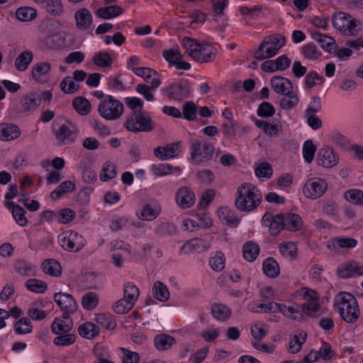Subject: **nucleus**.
<instances>
[{"label":"nucleus","instance_id":"obj_1","mask_svg":"<svg viewBox=\"0 0 363 363\" xmlns=\"http://www.w3.org/2000/svg\"><path fill=\"white\" fill-rule=\"evenodd\" d=\"M271 85L277 94L283 96L279 101L281 109L290 111L298 106L300 98L298 92L294 91V85L290 79L281 76H274L271 79Z\"/></svg>","mask_w":363,"mask_h":363},{"label":"nucleus","instance_id":"obj_2","mask_svg":"<svg viewBox=\"0 0 363 363\" xmlns=\"http://www.w3.org/2000/svg\"><path fill=\"white\" fill-rule=\"evenodd\" d=\"M261 202V192L252 184L243 183L238 187L235 205L238 211L250 213L255 210Z\"/></svg>","mask_w":363,"mask_h":363},{"label":"nucleus","instance_id":"obj_3","mask_svg":"<svg viewBox=\"0 0 363 363\" xmlns=\"http://www.w3.org/2000/svg\"><path fill=\"white\" fill-rule=\"evenodd\" d=\"M183 46L186 54L200 63L213 61L217 55V48L210 43H200L197 40L185 37Z\"/></svg>","mask_w":363,"mask_h":363},{"label":"nucleus","instance_id":"obj_4","mask_svg":"<svg viewBox=\"0 0 363 363\" xmlns=\"http://www.w3.org/2000/svg\"><path fill=\"white\" fill-rule=\"evenodd\" d=\"M334 307L341 318L347 323H354L359 317L360 311L356 298L347 292H340L335 298Z\"/></svg>","mask_w":363,"mask_h":363},{"label":"nucleus","instance_id":"obj_5","mask_svg":"<svg viewBox=\"0 0 363 363\" xmlns=\"http://www.w3.org/2000/svg\"><path fill=\"white\" fill-rule=\"evenodd\" d=\"M332 24L345 37H357L363 31V23L345 12L335 13Z\"/></svg>","mask_w":363,"mask_h":363},{"label":"nucleus","instance_id":"obj_6","mask_svg":"<svg viewBox=\"0 0 363 363\" xmlns=\"http://www.w3.org/2000/svg\"><path fill=\"white\" fill-rule=\"evenodd\" d=\"M262 224L263 227H301L303 220L296 213L273 215L267 212L262 216Z\"/></svg>","mask_w":363,"mask_h":363},{"label":"nucleus","instance_id":"obj_7","mask_svg":"<svg viewBox=\"0 0 363 363\" xmlns=\"http://www.w3.org/2000/svg\"><path fill=\"white\" fill-rule=\"evenodd\" d=\"M285 43L284 37L279 34L265 37L260 43L258 50L255 52V58L258 60H263L275 56Z\"/></svg>","mask_w":363,"mask_h":363},{"label":"nucleus","instance_id":"obj_8","mask_svg":"<svg viewBox=\"0 0 363 363\" xmlns=\"http://www.w3.org/2000/svg\"><path fill=\"white\" fill-rule=\"evenodd\" d=\"M125 128L133 133L151 132L155 123L151 117L143 110L134 111L127 118Z\"/></svg>","mask_w":363,"mask_h":363},{"label":"nucleus","instance_id":"obj_9","mask_svg":"<svg viewBox=\"0 0 363 363\" xmlns=\"http://www.w3.org/2000/svg\"><path fill=\"white\" fill-rule=\"evenodd\" d=\"M124 111L121 101L111 95H107L98 106L99 116L106 121H115L119 118Z\"/></svg>","mask_w":363,"mask_h":363},{"label":"nucleus","instance_id":"obj_10","mask_svg":"<svg viewBox=\"0 0 363 363\" xmlns=\"http://www.w3.org/2000/svg\"><path fill=\"white\" fill-rule=\"evenodd\" d=\"M191 158L197 164L212 159L215 152L214 145L207 139H196L191 143Z\"/></svg>","mask_w":363,"mask_h":363},{"label":"nucleus","instance_id":"obj_11","mask_svg":"<svg viewBox=\"0 0 363 363\" xmlns=\"http://www.w3.org/2000/svg\"><path fill=\"white\" fill-rule=\"evenodd\" d=\"M53 133L57 142L65 145L73 143L77 140L79 130L76 124L70 121H66L55 128Z\"/></svg>","mask_w":363,"mask_h":363},{"label":"nucleus","instance_id":"obj_12","mask_svg":"<svg viewBox=\"0 0 363 363\" xmlns=\"http://www.w3.org/2000/svg\"><path fill=\"white\" fill-rule=\"evenodd\" d=\"M328 189L327 182L321 178H311L305 183L303 192L306 197L317 199L321 197Z\"/></svg>","mask_w":363,"mask_h":363},{"label":"nucleus","instance_id":"obj_13","mask_svg":"<svg viewBox=\"0 0 363 363\" xmlns=\"http://www.w3.org/2000/svg\"><path fill=\"white\" fill-rule=\"evenodd\" d=\"M53 299L63 311L64 314L70 315L78 308L77 303L74 297L67 293L57 292L54 294Z\"/></svg>","mask_w":363,"mask_h":363},{"label":"nucleus","instance_id":"obj_14","mask_svg":"<svg viewBox=\"0 0 363 363\" xmlns=\"http://www.w3.org/2000/svg\"><path fill=\"white\" fill-rule=\"evenodd\" d=\"M316 162L318 166L325 168H332L338 164L339 158L332 147L325 145L319 150L316 157Z\"/></svg>","mask_w":363,"mask_h":363},{"label":"nucleus","instance_id":"obj_15","mask_svg":"<svg viewBox=\"0 0 363 363\" xmlns=\"http://www.w3.org/2000/svg\"><path fill=\"white\" fill-rule=\"evenodd\" d=\"M176 203L179 207L183 209L193 206L196 201L195 194L193 190L187 186L179 188L175 194Z\"/></svg>","mask_w":363,"mask_h":363},{"label":"nucleus","instance_id":"obj_16","mask_svg":"<svg viewBox=\"0 0 363 363\" xmlns=\"http://www.w3.org/2000/svg\"><path fill=\"white\" fill-rule=\"evenodd\" d=\"M40 95L34 91L23 95L20 99V108L22 113H28L36 110L41 104Z\"/></svg>","mask_w":363,"mask_h":363},{"label":"nucleus","instance_id":"obj_17","mask_svg":"<svg viewBox=\"0 0 363 363\" xmlns=\"http://www.w3.org/2000/svg\"><path fill=\"white\" fill-rule=\"evenodd\" d=\"M61 245L67 250H73L76 247L78 249L83 245V238L76 231L68 230L62 234Z\"/></svg>","mask_w":363,"mask_h":363},{"label":"nucleus","instance_id":"obj_18","mask_svg":"<svg viewBox=\"0 0 363 363\" xmlns=\"http://www.w3.org/2000/svg\"><path fill=\"white\" fill-rule=\"evenodd\" d=\"M69 315L64 314L62 318H56L51 325L52 332L57 335L68 333L73 328L72 320Z\"/></svg>","mask_w":363,"mask_h":363},{"label":"nucleus","instance_id":"obj_19","mask_svg":"<svg viewBox=\"0 0 363 363\" xmlns=\"http://www.w3.org/2000/svg\"><path fill=\"white\" fill-rule=\"evenodd\" d=\"M166 91L169 98L181 101L188 97L190 89L186 84L175 83L169 85L166 89Z\"/></svg>","mask_w":363,"mask_h":363},{"label":"nucleus","instance_id":"obj_20","mask_svg":"<svg viewBox=\"0 0 363 363\" xmlns=\"http://www.w3.org/2000/svg\"><path fill=\"white\" fill-rule=\"evenodd\" d=\"M50 70L51 65L49 62H38L32 67L31 75L36 82L44 83L46 82Z\"/></svg>","mask_w":363,"mask_h":363},{"label":"nucleus","instance_id":"obj_21","mask_svg":"<svg viewBox=\"0 0 363 363\" xmlns=\"http://www.w3.org/2000/svg\"><path fill=\"white\" fill-rule=\"evenodd\" d=\"M217 214L223 225H238L240 223V218L236 212L228 207L219 208Z\"/></svg>","mask_w":363,"mask_h":363},{"label":"nucleus","instance_id":"obj_22","mask_svg":"<svg viewBox=\"0 0 363 363\" xmlns=\"http://www.w3.org/2000/svg\"><path fill=\"white\" fill-rule=\"evenodd\" d=\"M338 276L342 279L363 275V267L356 262H351L337 270Z\"/></svg>","mask_w":363,"mask_h":363},{"label":"nucleus","instance_id":"obj_23","mask_svg":"<svg viewBox=\"0 0 363 363\" xmlns=\"http://www.w3.org/2000/svg\"><path fill=\"white\" fill-rule=\"evenodd\" d=\"M276 313L279 312L284 315L294 320H301L303 319L302 313L297 305L286 306L285 304L275 302Z\"/></svg>","mask_w":363,"mask_h":363},{"label":"nucleus","instance_id":"obj_24","mask_svg":"<svg viewBox=\"0 0 363 363\" xmlns=\"http://www.w3.org/2000/svg\"><path fill=\"white\" fill-rule=\"evenodd\" d=\"M179 143H171L164 147H157L154 150V155L161 160H167L177 156Z\"/></svg>","mask_w":363,"mask_h":363},{"label":"nucleus","instance_id":"obj_25","mask_svg":"<svg viewBox=\"0 0 363 363\" xmlns=\"http://www.w3.org/2000/svg\"><path fill=\"white\" fill-rule=\"evenodd\" d=\"M76 26L79 29L86 30L92 23V15L85 8L78 10L74 15Z\"/></svg>","mask_w":363,"mask_h":363},{"label":"nucleus","instance_id":"obj_26","mask_svg":"<svg viewBox=\"0 0 363 363\" xmlns=\"http://www.w3.org/2000/svg\"><path fill=\"white\" fill-rule=\"evenodd\" d=\"M150 172L155 177H164L172 174L176 172H180L181 169L179 167H173L170 164L160 163L152 164L150 167Z\"/></svg>","mask_w":363,"mask_h":363},{"label":"nucleus","instance_id":"obj_27","mask_svg":"<svg viewBox=\"0 0 363 363\" xmlns=\"http://www.w3.org/2000/svg\"><path fill=\"white\" fill-rule=\"evenodd\" d=\"M312 38L318 42L323 49L331 52L334 48H336V43L334 38L318 31H314L311 33Z\"/></svg>","mask_w":363,"mask_h":363},{"label":"nucleus","instance_id":"obj_28","mask_svg":"<svg viewBox=\"0 0 363 363\" xmlns=\"http://www.w3.org/2000/svg\"><path fill=\"white\" fill-rule=\"evenodd\" d=\"M123 9L119 6H109L97 9L96 15L103 19H111L121 15Z\"/></svg>","mask_w":363,"mask_h":363},{"label":"nucleus","instance_id":"obj_29","mask_svg":"<svg viewBox=\"0 0 363 363\" xmlns=\"http://www.w3.org/2000/svg\"><path fill=\"white\" fill-rule=\"evenodd\" d=\"M42 269L45 274L54 277H58L62 274L61 265L54 259H45L42 263Z\"/></svg>","mask_w":363,"mask_h":363},{"label":"nucleus","instance_id":"obj_30","mask_svg":"<svg viewBox=\"0 0 363 363\" xmlns=\"http://www.w3.org/2000/svg\"><path fill=\"white\" fill-rule=\"evenodd\" d=\"M211 313L213 318L219 321H225L231 316V310L222 303H214L211 306Z\"/></svg>","mask_w":363,"mask_h":363},{"label":"nucleus","instance_id":"obj_31","mask_svg":"<svg viewBox=\"0 0 363 363\" xmlns=\"http://www.w3.org/2000/svg\"><path fill=\"white\" fill-rule=\"evenodd\" d=\"M176 343L175 339L167 334H159L154 338V344L158 350H167Z\"/></svg>","mask_w":363,"mask_h":363},{"label":"nucleus","instance_id":"obj_32","mask_svg":"<svg viewBox=\"0 0 363 363\" xmlns=\"http://www.w3.org/2000/svg\"><path fill=\"white\" fill-rule=\"evenodd\" d=\"M79 334L86 339H93L99 334V328L93 323L86 322L78 328Z\"/></svg>","mask_w":363,"mask_h":363},{"label":"nucleus","instance_id":"obj_33","mask_svg":"<svg viewBox=\"0 0 363 363\" xmlns=\"http://www.w3.org/2000/svg\"><path fill=\"white\" fill-rule=\"evenodd\" d=\"M33 59L31 51L26 50L20 53L15 60V67L19 72L25 71Z\"/></svg>","mask_w":363,"mask_h":363},{"label":"nucleus","instance_id":"obj_34","mask_svg":"<svg viewBox=\"0 0 363 363\" xmlns=\"http://www.w3.org/2000/svg\"><path fill=\"white\" fill-rule=\"evenodd\" d=\"M2 124V135L1 138L4 141L13 140L19 137L21 135V130L18 125L11 123H1Z\"/></svg>","mask_w":363,"mask_h":363},{"label":"nucleus","instance_id":"obj_35","mask_svg":"<svg viewBox=\"0 0 363 363\" xmlns=\"http://www.w3.org/2000/svg\"><path fill=\"white\" fill-rule=\"evenodd\" d=\"M263 272L268 277L276 278L280 273L279 265L274 258L268 257L263 262Z\"/></svg>","mask_w":363,"mask_h":363},{"label":"nucleus","instance_id":"obj_36","mask_svg":"<svg viewBox=\"0 0 363 363\" xmlns=\"http://www.w3.org/2000/svg\"><path fill=\"white\" fill-rule=\"evenodd\" d=\"M242 251L243 257L248 262H253L259 255L260 249L257 244L249 241L244 245Z\"/></svg>","mask_w":363,"mask_h":363},{"label":"nucleus","instance_id":"obj_37","mask_svg":"<svg viewBox=\"0 0 363 363\" xmlns=\"http://www.w3.org/2000/svg\"><path fill=\"white\" fill-rule=\"evenodd\" d=\"M324 82V77L315 71H311L306 75L303 83L306 89H311L315 86L322 85Z\"/></svg>","mask_w":363,"mask_h":363},{"label":"nucleus","instance_id":"obj_38","mask_svg":"<svg viewBox=\"0 0 363 363\" xmlns=\"http://www.w3.org/2000/svg\"><path fill=\"white\" fill-rule=\"evenodd\" d=\"M75 189V184L71 181H65L59 184L51 193L50 196L56 200L60 198L62 194L72 192Z\"/></svg>","mask_w":363,"mask_h":363},{"label":"nucleus","instance_id":"obj_39","mask_svg":"<svg viewBox=\"0 0 363 363\" xmlns=\"http://www.w3.org/2000/svg\"><path fill=\"white\" fill-rule=\"evenodd\" d=\"M93 63L101 68L110 67L113 60L109 52L100 51L94 55L92 59Z\"/></svg>","mask_w":363,"mask_h":363},{"label":"nucleus","instance_id":"obj_40","mask_svg":"<svg viewBox=\"0 0 363 363\" xmlns=\"http://www.w3.org/2000/svg\"><path fill=\"white\" fill-rule=\"evenodd\" d=\"M37 16V11L32 7L24 6L18 8L16 11V17L23 22L31 21Z\"/></svg>","mask_w":363,"mask_h":363},{"label":"nucleus","instance_id":"obj_41","mask_svg":"<svg viewBox=\"0 0 363 363\" xmlns=\"http://www.w3.org/2000/svg\"><path fill=\"white\" fill-rule=\"evenodd\" d=\"M72 106L81 116H86L90 112L91 105L88 99L83 96L76 97L72 101Z\"/></svg>","mask_w":363,"mask_h":363},{"label":"nucleus","instance_id":"obj_42","mask_svg":"<svg viewBox=\"0 0 363 363\" xmlns=\"http://www.w3.org/2000/svg\"><path fill=\"white\" fill-rule=\"evenodd\" d=\"M302 314L312 318H317L321 315V307L318 301H308L301 306Z\"/></svg>","mask_w":363,"mask_h":363},{"label":"nucleus","instance_id":"obj_43","mask_svg":"<svg viewBox=\"0 0 363 363\" xmlns=\"http://www.w3.org/2000/svg\"><path fill=\"white\" fill-rule=\"evenodd\" d=\"M306 333L304 331H301L298 335L295 334L289 343V351L292 354L298 352L306 341Z\"/></svg>","mask_w":363,"mask_h":363},{"label":"nucleus","instance_id":"obj_44","mask_svg":"<svg viewBox=\"0 0 363 363\" xmlns=\"http://www.w3.org/2000/svg\"><path fill=\"white\" fill-rule=\"evenodd\" d=\"M160 213V208L159 206H150L145 205L141 210L140 213H138V218L145 220H152L155 219Z\"/></svg>","mask_w":363,"mask_h":363},{"label":"nucleus","instance_id":"obj_45","mask_svg":"<svg viewBox=\"0 0 363 363\" xmlns=\"http://www.w3.org/2000/svg\"><path fill=\"white\" fill-rule=\"evenodd\" d=\"M154 297L160 301L164 302L169 298V292L167 286L161 281H156L152 288Z\"/></svg>","mask_w":363,"mask_h":363},{"label":"nucleus","instance_id":"obj_46","mask_svg":"<svg viewBox=\"0 0 363 363\" xmlns=\"http://www.w3.org/2000/svg\"><path fill=\"white\" fill-rule=\"evenodd\" d=\"M46 12L52 16H60L64 11V6L61 0H46Z\"/></svg>","mask_w":363,"mask_h":363},{"label":"nucleus","instance_id":"obj_47","mask_svg":"<svg viewBox=\"0 0 363 363\" xmlns=\"http://www.w3.org/2000/svg\"><path fill=\"white\" fill-rule=\"evenodd\" d=\"M116 167L111 162H106L100 173V179L103 182L109 181L116 177Z\"/></svg>","mask_w":363,"mask_h":363},{"label":"nucleus","instance_id":"obj_48","mask_svg":"<svg viewBox=\"0 0 363 363\" xmlns=\"http://www.w3.org/2000/svg\"><path fill=\"white\" fill-rule=\"evenodd\" d=\"M8 206L12 209V214L13 218L16 220L18 225L23 226L27 222L25 216L24 209L18 205L14 204L13 202H9Z\"/></svg>","mask_w":363,"mask_h":363},{"label":"nucleus","instance_id":"obj_49","mask_svg":"<svg viewBox=\"0 0 363 363\" xmlns=\"http://www.w3.org/2000/svg\"><path fill=\"white\" fill-rule=\"evenodd\" d=\"M301 53L306 59L309 60H318L321 55V52L313 43L304 45L301 48Z\"/></svg>","mask_w":363,"mask_h":363},{"label":"nucleus","instance_id":"obj_50","mask_svg":"<svg viewBox=\"0 0 363 363\" xmlns=\"http://www.w3.org/2000/svg\"><path fill=\"white\" fill-rule=\"evenodd\" d=\"M33 326L28 318L23 317L18 320L14 325V330L16 334L23 335L32 332Z\"/></svg>","mask_w":363,"mask_h":363},{"label":"nucleus","instance_id":"obj_51","mask_svg":"<svg viewBox=\"0 0 363 363\" xmlns=\"http://www.w3.org/2000/svg\"><path fill=\"white\" fill-rule=\"evenodd\" d=\"M316 147L311 140H307L303 145L302 154L306 162L310 164L314 159Z\"/></svg>","mask_w":363,"mask_h":363},{"label":"nucleus","instance_id":"obj_52","mask_svg":"<svg viewBox=\"0 0 363 363\" xmlns=\"http://www.w3.org/2000/svg\"><path fill=\"white\" fill-rule=\"evenodd\" d=\"M199 220L201 223H197L191 219H185L183 220L182 227H211L212 225V220L210 217L204 213L199 215Z\"/></svg>","mask_w":363,"mask_h":363},{"label":"nucleus","instance_id":"obj_53","mask_svg":"<svg viewBox=\"0 0 363 363\" xmlns=\"http://www.w3.org/2000/svg\"><path fill=\"white\" fill-rule=\"evenodd\" d=\"M96 322L108 330H113L116 326V322L112 316L107 313H99L96 315Z\"/></svg>","mask_w":363,"mask_h":363},{"label":"nucleus","instance_id":"obj_54","mask_svg":"<svg viewBox=\"0 0 363 363\" xmlns=\"http://www.w3.org/2000/svg\"><path fill=\"white\" fill-rule=\"evenodd\" d=\"M27 289L34 293L43 294L48 289L47 284L37 279H28L26 283Z\"/></svg>","mask_w":363,"mask_h":363},{"label":"nucleus","instance_id":"obj_55","mask_svg":"<svg viewBox=\"0 0 363 363\" xmlns=\"http://www.w3.org/2000/svg\"><path fill=\"white\" fill-rule=\"evenodd\" d=\"M75 212L69 208H65L57 212V221L60 224L67 225L75 218Z\"/></svg>","mask_w":363,"mask_h":363},{"label":"nucleus","instance_id":"obj_56","mask_svg":"<svg viewBox=\"0 0 363 363\" xmlns=\"http://www.w3.org/2000/svg\"><path fill=\"white\" fill-rule=\"evenodd\" d=\"M99 303V296L94 292H88L86 294L82 300V305L86 310L94 309Z\"/></svg>","mask_w":363,"mask_h":363},{"label":"nucleus","instance_id":"obj_57","mask_svg":"<svg viewBox=\"0 0 363 363\" xmlns=\"http://www.w3.org/2000/svg\"><path fill=\"white\" fill-rule=\"evenodd\" d=\"M45 42L49 48L57 50L64 46L65 39L60 34L55 33L47 37Z\"/></svg>","mask_w":363,"mask_h":363},{"label":"nucleus","instance_id":"obj_58","mask_svg":"<svg viewBox=\"0 0 363 363\" xmlns=\"http://www.w3.org/2000/svg\"><path fill=\"white\" fill-rule=\"evenodd\" d=\"M345 199L356 205H363V191L359 189H350L345 193Z\"/></svg>","mask_w":363,"mask_h":363},{"label":"nucleus","instance_id":"obj_59","mask_svg":"<svg viewBox=\"0 0 363 363\" xmlns=\"http://www.w3.org/2000/svg\"><path fill=\"white\" fill-rule=\"evenodd\" d=\"M139 289L131 282H128L124 285L123 287V298L130 300L133 302H135L139 296Z\"/></svg>","mask_w":363,"mask_h":363},{"label":"nucleus","instance_id":"obj_60","mask_svg":"<svg viewBox=\"0 0 363 363\" xmlns=\"http://www.w3.org/2000/svg\"><path fill=\"white\" fill-rule=\"evenodd\" d=\"M255 125L257 128H262L268 136L276 135L279 132L277 125L268 123L263 120H257Z\"/></svg>","mask_w":363,"mask_h":363},{"label":"nucleus","instance_id":"obj_61","mask_svg":"<svg viewBox=\"0 0 363 363\" xmlns=\"http://www.w3.org/2000/svg\"><path fill=\"white\" fill-rule=\"evenodd\" d=\"M183 116L186 120L194 121L196 118L197 107L196 104L191 101H187L183 104Z\"/></svg>","mask_w":363,"mask_h":363},{"label":"nucleus","instance_id":"obj_62","mask_svg":"<svg viewBox=\"0 0 363 363\" xmlns=\"http://www.w3.org/2000/svg\"><path fill=\"white\" fill-rule=\"evenodd\" d=\"M162 56L169 62L170 66H174L178 62V60H182V55L177 48L164 50Z\"/></svg>","mask_w":363,"mask_h":363},{"label":"nucleus","instance_id":"obj_63","mask_svg":"<svg viewBox=\"0 0 363 363\" xmlns=\"http://www.w3.org/2000/svg\"><path fill=\"white\" fill-rule=\"evenodd\" d=\"M209 264L213 270L221 272L225 267V257L221 252H217L215 256L209 260Z\"/></svg>","mask_w":363,"mask_h":363},{"label":"nucleus","instance_id":"obj_64","mask_svg":"<svg viewBox=\"0 0 363 363\" xmlns=\"http://www.w3.org/2000/svg\"><path fill=\"white\" fill-rule=\"evenodd\" d=\"M134 304V302L123 298L116 302L114 311L118 314H125L133 308Z\"/></svg>","mask_w":363,"mask_h":363}]
</instances>
